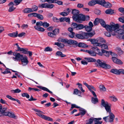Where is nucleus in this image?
<instances>
[{"label": "nucleus", "instance_id": "nucleus-1", "mask_svg": "<svg viewBox=\"0 0 124 124\" xmlns=\"http://www.w3.org/2000/svg\"><path fill=\"white\" fill-rule=\"evenodd\" d=\"M101 105L104 107L107 112L109 113V118L110 119L109 122H111L113 121L115 118V116L114 114L111 112V105L108 103L107 101H105L104 99L101 100Z\"/></svg>", "mask_w": 124, "mask_h": 124}, {"label": "nucleus", "instance_id": "nucleus-2", "mask_svg": "<svg viewBox=\"0 0 124 124\" xmlns=\"http://www.w3.org/2000/svg\"><path fill=\"white\" fill-rule=\"evenodd\" d=\"M90 17L88 16H85L82 14H78L77 16L73 17V20L77 23H81L82 21H87L89 20Z\"/></svg>", "mask_w": 124, "mask_h": 124}, {"label": "nucleus", "instance_id": "nucleus-3", "mask_svg": "<svg viewBox=\"0 0 124 124\" xmlns=\"http://www.w3.org/2000/svg\"><path fill=\"white\" fill-rule=\"evenodd\" d=\"M57 41L60 42L67 43L70 45H72V46L76 47L77 46V42L74 40L71 39L68 40L67 39H64L62 38H60L58 39Z\"/></svg>", "mask_w": 124, "mask_h": 124}, {"label": "nucleus", "instance_id": "nucleus-4", "mask_svg": "<svg viewBox=\"0 0 124 124\" xmlns=\"http://www.w3.org/2000/svg\"><path fill=\"white\" fill-rule=\"evenodd\" d=\"M110 25L106 24L104 27L108 31L111 32L113 31L115 32L119 28V26L118 24H115L114 23L111 22Z\"/></svg>", "mask_w": 124, "mask_h": 124}, {"label": "nucleus", "instance_id": "nucleus-5", "mask_svg": "<svg viewBox=\"0 0 124 124\" xmlns=\"http://www.w3.org/2000/svg\"><path fill=\"white\" fill-rule=\"evenodd\" d=\"M99 64V66L103 68L109 69L111 68V66L108 64H107L104 62L103 61H101L98 60L96 61Z\"/></svg>", "mask_w": 124, "mask_h": 124}, {"label": "nucleus", "instance_id": "nucleus-6", "mask_svg": "<svg viewBox=\"0 0 124 124\" xmlns=\"http://www.w3.org/2000/svg\"><path fill=\"white\" fill-rule=\"evenodd\" d=\"M110 72L116 75H119L120 74H124V70L121 69L117 70L116 69H112L111 70Z\"/></svg>", "mask_w": 124, "mask_h": 124}, {"label": "nucleus", "instance_id": "nucleus-7", "mask_svg": "<svg viewBox=\"0 0 124 124\" xmlns=\"http://www.w3.org/2000/svg\"><path fill=\"white\" fill-rule=\"evenodd\" d=\"M13 55L15 56V57H13V59L17 61L20 60L23 56V55L17 52H13Z\"/></svg>", "mask_w": 124, "mask_h": 124}, {"label": "nucleus", "instance_id": "nucleus-8", "mask_svg": "<svg viewBox=\"0 0 124 124\" xmlns=\"http://www.w3.org/2000/svg\"><path fill=\"white\" fill-rule=\"evenodd\" d=\"M20 60L23 65H26L29 62L27 57L26 56H25L24 57L23 56Z\"/></svg>", "mask_w": 124, "mask_h": 124}, {"label": "nucleus", "instance_id": "nucleus-9", "mask_svg": "<svg viewBox=\"0 0 124 124\" xmlns=\"http://www.w3.org/2000/svg\"><path fill=\"white\" fill-rule=\"evenodd\" d=\"M87 88L92 93L93 96L94 97H96V95L95 93L92 90H93L94 91H96V89L93 86V85H89Z\"/></svg>", "mask_w": 124, "mask_h": 124}, {"label": "nucleus", "instance_id": "nucleus-10", "mask_svg": "<svg viewBox=\"0 0 124 124\" xmlns=\"http://www.w3.org/2000/svg\"><path fill=\"white\" fill-rule=\"evenodd\" d=\"M32 109L33 110L37 112L36 113V114H37L38 116L41 117L42 118H43L44 115H43L42 114H44V113L38 109L35 108H33Z\"/></svg>", "mask_w": 124, "mask_h": 124}, {"label": "nucleus", "instance_id": "nucleus-11", "mask_svg": "<svg viewBox=\"0 0 124 124\" xmlns=\"http://www.w3.org/2000/svg\"><path fill=\"white\" fill-rule=\"evenodd\" d=\"M75 36L79 39H83L85 38V32H82L80 34H76L75 35Z\"/></svg>", "mask_w": 124, "mask_h": 124}, {"label": "nucleus", "instance_id": "nucleus-12", "mask_svg": "<svg viewBox=\"0 0 124 124\" xmlns=\"http://www.w3.org/2000/svg\"><path fill=\"white\" fill-rule=\"evenodd\" d=\"M119 28L116 30V31L114 32L115 33H112L111 34L113 36L116 35V34L115 33H116L120 34H124V30L122 29H119Z\"/></svg>", "mask_w": 124, "mask_h": 124}, {"label": "nucleus", "instance_id": "nucleus-13", "mask_svg": "<svg viewBox=\"0 0 124 124\" xmlns=\"http://www.w3.org/2000/svg\"><path fill=\"white\" fill-rule=\"evenodd\" d=\"M88 40L90 41L91 43L93 44L96 45V46H98V44H100V43L98 42L97 38L96 39H90Z\"/></svg>", "mask_w": 124, "mask_h": 124}, {"label": "nucleus", "instance_id": "nucleus-14", "mask_svg": "<svg viewBox=\"0 0 124 124\" xmlns=\"http://www.w3.org/2000/svg\"><path fill=\"white\" fill-rule=\"evenodd\" d=\"M112 59L114 62L115 63L119 64H122L123 63L120 60L117 59L116 57H113Z\"/></svg>", "mask_w": 124, "mask_h": 124}, {"label": "nucleus", "instance_id": "nucleus-15", "mask_svg": "<svg viewBox=\"0 0 124 124\" xmlns=\"http://www.w3.org/2000/svg\"><path fill=\"white\" fill-rule=\"evenodd\" d=\"M95 34V33L94 31H93L92 32H85V38H86L88 37H92Z\"/></svg>", "mask_w": 124, "mask_h": 124}, {"label": "nucleus", "instance_id": "nucleus-16", "mask_svg": "<svg viewBox=\"0 0 124 124\" xmlns=\"http://www.w3.org/2000/svg\"><path fill=\"white\" fill-rule=\"evenodd\" d=\"M3 115L5 116H8L9 117L11 118H15L16 117L15 115L13 113L9 112H7L5 113V114H3Z\"/></svg>", "mask_w": 124, "mask_h": 124}, {"label": "nucleus", "instance_id": "nucleus-17", "mask_svg": "<svg viewBox=\"0 0 124 124\" xmlns=\"http://www.w3.org/2000/svg\"><path fill=\"white\" fill-rule=\"evenodd\" d=\"M115 11L114 10L109 8L106 10L105 11V13L107 14L112 15L116 13Z\"/></svg>", "mask_w": 124, "mask_h": 124}, {"label": "nucleus", "instance_id": "nucleus-18", "mask_svg": "<svg viewBox=\"0 0 124 124\" xmlns=\"http://www.w3.org/2000/svg\"><path fill=\"white\" fill-rule=\"evenodd\" d=\"M84 59L88 62H93L96 61L95 59L91 57H85Z\"/></svg>", "mask_w": 124, "mask_h": 124}, {"label": "nucleus", "instance_id": "nucleus-19", "mask_svg": "<svg viewBox=\"0 0 124 124\" xmlns=\"http://www.w3.org/2000/svg\"><path fill=\"white\" fill-rule=\"evenodd\" d=\"M98 46H100L102 49H108V46L105 44H102L101 43L98 44Z\"/></svg>", "mask_w": 124, "mask_h": 124}, {"label": "nucleus", "instance_id": "nucleus-20", "mask_svg": "<svg viewBox=\"0 0 124 124\" xmlns=\"http://www.w3.org/2000/svg\"><path fill=\"white\" fill-rule=\"evenodd\" d=\"M79 11L76 9H73L72 10V13L73 15L72 16V18L73 19V17L74 16H77L78 15L79 13Z\"/></svg>", "mask_w": 124, "mask_h": 124}, {"label": "nucleus", "instance_id": "nucleus-21", "mask_svg": "<svg viewBox=\"0 0 124 124\" xmlns=\"http://www.w3.org/2000/svg\"><path fill=\"white\" fill-rule=\"evenodd\" d=\"M18 34V32L17 31L15 32L9 33L8 34V35L11 37L15 38L17 36Z\"/></svg>", "mask_w": 124, "mask_h": 124}, {"label": "nucleus", "instance_id": "nucleus-22", "mask_svg": "<svg viewBox=\"0 0 124 124\" xmlns=\"http://www.w3.org/2000/svg\"><path fill=\"white\" fill-rule=\"evenodd\" d=\"M112 6V5L111 3L108 2H106L105 1L103 6L106 8H110Z\"/></svg>", "mask_w": 124, "mask_h": 124}, {"label": "nucleus", "instance_id": "nucleus-23", "mask_svg": "<svg viewBox=\"0 0 124 124\" xmlns=\"http://www.w3.org/2000/svg\"><path fill=\"white\" fill-rule=\"evenodd\" d=\"M86 52L88 53L90 55L93 56H96V54L94 51L92 50H86L85 51Z\"/></svg>", "mask_w": 124, "mask_h": 124}, {"label": "nucleus", "instance_id": "nucleus-24", "mask_svg": "<svg viewBox=\"0 0 124 124\" xmlns=\"http://www.w3.org/2000/svg\"><path fill=\"white\" fill-rule=\"evenodd\" d=\"M78 46L79 47H82L83 48L87 47H88V46L86 44L84 43L81 42L79 43L78 44V43L77 46L76 47Z\"/></svg>", "mask_w": 124, "mask_h": 124}, {"label": "nucleus", "instance_id": "nucleus-25", "mask_svg": "<svg viewBox=\"0 0 124 124\" xmlns=\"http://www.w3.org/2000/svg\"><path fill=\"white\" fill-rule=\"evenodd\" d=\"M24 13H28L32 12V9L31 8H27L25 9L23 11Z\"/></svg>", "mask_w": 124, "mask_h": 124}, {"label": "nucleus", "instance_id": "nucleus-26", "mask_svg": "<svg viewBox=\"0 0 124 124\" xmlns=\"http://www.w3.org/2000/svg\"><path fill=\"white\" fill-rule=\"evenodd\" d=\"M97 4L96 0H93L90 1L88 3V5L90 6H92Z\"/></svg>", "mask_w": 124, "mask_h": 124}, {"label": "nucleus", "instance_id": "nucleus-27", "mask_svg": "<svg viewBox=\"0 0 124 124\" xmlns=\"http://www.w3.org/2000/svg\"><path fill=\"white\" fill-rule=\"evenodd\" d=\"M34 28L36 30L39 31L43 32L45 31V29L44 28L41 27H38V26H35L34 27Z\"/></svg>", "mask_w": 124, "mask_h": 124}, {"label": "nucleus", "instance_id": "nucleus-28", "mask_svg": "<svg viewBox=\"0 0 124 124\" xmlns=\"http://www.w3.org/2000/svg\"><path fill=\"white\" fill-rule=\"evenodd\" d=\"M105 1L104 0H96L97 4H98L103 6Z\"/></svg>", "mask_w": 124, "mask_h": 124}, {"label": "nucleus", "instance_id": "nucleus-29", "mask_svg": "<svg viewBox=\"0 0 124 124\" xmlns=\"http://www.w3.org/2000/svg\"><path fill=\"white\" fill-rule=\"evenodd\" d=\"M48 3H42L41 4H39V7L41 8H47Z\"/></svg>", "mask_w": 124, "mask_h": 124}, {"label": "nucleus", "instance_id": "nucleus-30", "mask_svg": "<svg viewBox=\"0 0 124 124\" xmlns=\"http://www.w3.org/2000/svg\"><path fill=\"white\" fill-rule=\"evenodd\" d=\"M97 118H93L92 117V120L94 121V123L93 124H101L102 122H100Z\"/></svg>", "mask_w": 124, "mask_h": 124}, {"label": "nucleus", "instance_id": "nucleus-31", "mask_svg": "<svg viewBox=\"0 0 124 124\" xmlns=\"http://www.w3.org/2000/svg\"><path fill=\"white\" fill-rule=\"evenodd\" d=\"M54 45L57 46L61 48H63L64 46V44L59 42H55V43Z\"/></svg>", "mask_w": 124, "mask_h": 124}, {"label": "nucleus", "instance_id": "nucleus-32", "mask_svg": "<svg viewBox=\"0 0 124 124\" xmlns=\"http://www.w3.org/2000/svg\"><path fill=\"white\" fill-rule=\"evenodd\" d=\"M98 42H101L102 43H106L105 40L102 37H99L97 38Z\"/></svg>", "mask_w": 124, "mask_h": 124}, {"label": "nucleus", "instance_id": "nucleus-33", "mask_svg": "<svg viewBox=\"0 0 124 124\" xmlns=\"http://www.w3.org/2000/svg\"><path fill=\"white\" fill-rule=\"evenodd\" d=\"M42 118L46 120L50 121H52L53 120V119L52 118L44 115Z\"/></svg>", "mask_w": 124, "mask_h": 124}, {"label": "nucleus", "instance_id": "nucleus-34", "mask_svg": "<svg viewBox=\"0 0 124 124\" xmlns=\"http://www.w3.org/2000/svg\"><path fill=\"white\" fill-rule=\"evenodd\" d=\"M99 88L101 91H106V89L105 88L104 85H100Z\"/></svg>", "mask_w": 124, "mask_h": 124}, {"label": "nucleus", "instance_id": "nucleus-35", "mask_svg": "<svg viewBox=\"0 0 124 124\" xmlns=\"http://www.w3.org/2000/svg\"><path fill=\"white\" fill-rule=\"evenodd\" d=\"M103 52V55L106 57H108L110 54V51L108 52V51L104 50L102 51Z\"/></svg>", "mask_w": 124, "mask_h": 124}, {"label": "nucleus", "instance_id": "nucleus-36", "mask_svg": "<svg viewBox=\"0 0 124 124\" xmlns=\"http://www.w3.org/2000/svg\"><path fill=\"white\" fill-rule=\"evenodd\" d=\"M48 35L50 37L53 38H55L56 37V35L55 34L52 32H48Z\"/></svg>", "mask_w": 124, "mask_h": 124}, {"label": "nucleus", "instance_id": "nucleus-37", "mask_svg": "<svg viewBox=\"0 0 124 124\" xmlns=\"http://www.w3.org/2000/svg\"><path fill=\"white\" fill-rule=\"evenodd\" d=\"M99 22L101 24V25L103 27L106 25L105 22L102 19H99Z\"/></svg>", "mask_w": 124, "mask_h": 124}, {"label": "nucleus", "instance_id": "nucleus-38", "mask_svg": "<svg viewBox=\"0 0 124 124\" xmlns=\"http://www.w3.org/2000/svg\"><path fill=\"white\" fill-rule=\"evenodd\" d=\"M95 98H94L92 97V102L94 104H95L96 103L98 102V99L97 98V97Z\"/></svg>", "mask_w": 124, "mask_h": 124}, {"label": "nucleus", "instance_id": "nucleus-39", "mask_svg": "<svg viewBox=\"0 0 124 124\" xmlns=\"http://www.w3.org/2000/svg\"><path fill=\"white\" fill-rule=\"evenodd\" d=\"M28 49H27L22 48L20 50V51H22V52L23 53L25 54H28Z\"/></svg>", "mask_w": 124, "mask_h": 124}, {"label": "nucleus", "instance_id": "nucleus-40", "mask_svg": "<svg viewBox=\"0 0 124 124\" xmlns=\"http://www.w3.org/2000/svg\"><path fill=\"white\" fill-rule=\"evenodd\" d=\"M84 28L87 31L89 32L92 30V28L91 27H90L88 25L85 26Z\"/></svg>", "mask_w": 124, "mask_h": 124}, {"label": "nucleus", "instance_id": "nucleus-41", "mask_svg": "<svg viewBox=\"0 0 124 124\" xmlns=\"http://www.w3.org/2000/svg\"><path fill=\"white\" fill-rule=\"evenodd\" d=\"M28 90L29 91H40L39 89L36 88H31V87H29L28 88Z\"/></svg>", "mask_w": 124, "mask_h": 124}, {"label": "nucleus", "instance_id": "nucleus-42", "mask_svg": "<svg viewBox=\"0 0 124 124\" xmlns=\"http://www.w3.org/2000/svg\"><path fill=\"white\" fill-rule=\"evenodd\" d=\"M85 26L81 24H78L77 30H81L84 28Z\"/></svg>", "mask_w": 124, "mask_h": 124}, {"label": "nucleus", "instance_id": "nucleus-43", "mask_svg": "<svg viewBox=\"0 0 124 124\" xmlns=\"http://www.w3.org/2000/svg\"><path fill=\"white\" fill-rule=\"evenodd\" d=\"M80 113L81 115H84L86 112L85 110L82 108H81L80 109Z\"/></svg>", "mask_w": 124, "mask_h": 124}, {"label": "nucleus", "instance_id": "nucleus-44", "mask_svg": "<svg viewBox=\"0 0 124 124\" xmlns=\"http://www.w3.org/2000/svg\"><path fill=\"white\" fill-rule=\"evenodd\" d=\"M77 85H78V87L80 89L82 92H85V90L83 89L82 85L81 84L78 83H77Z\"/></svg>", "mask_w": 124, "mask_h": 124}, {"label": "nucleus", "instance_id": "nucleus-45", "mask_svg": "<svg viewBox=\"0 0 124 124\" xmlns=\"http://www.w3.org/2000/svg\"><path fill=\"white\" fill-rule=\"evenodd\" d=\"M53 32L56 35L58 34L59 33V30L58 29H55L53 31Z\"/></svg>", "mask_w": 124, "mask_h": 124}, {"label": "nucleus", "instance_id": "nucleus-46", "mask_svg": "<svg viewBox=\"0 0 124 124\" xmlns=\"http://www.w3.org/2000/svg\"><path fill=\"white\" fill-rule=\"evenodd\" d=\"M49 26V23H47L46 22H45L43 23V26L45 28H47Z\"/></svg>", "mask_w": 124, "mask_h": 124}, {"label": "nucleus", "instance_id": "nucleus-47", "mask_svg": "<svg viewBox=\"0 0 124 124\" xmlns=\"http://www.w3.org/2000/svg\"><path fill=\"white\" fill-rule=\"evenodd\" d=\"M42 90H43L49 93H50V94H52V92L50 91L48 88L46 87H42Z\"/></svg>", "mask_w": 124, "mask_h": 124}, {"label": "nucleus", "instance_id": "nucleus-48", "mask_svg": "<svg viewBox=\"0 0 124 124\" xmlns=\"http://www.w3.org/2000/svg\"><path fill=\"white\" fill-rule=\"evenodd\" d=\"M21 91V90L18 89H17L15 90H11L12 92H14V93H18Z\"/></svg>", "mask_w": 124, "mask_h": 124}, {"label": "nucleus", "instance_id": "nucleus-49", "mask_svg": "<svg viewBox=\"0 0 124 124\" xmlns=\"http://www.w3.org/2000/svg\"><path fill=\"white\" fill-rule=\"evenodd\" d=\"M38 7L36 5L33 6L31 8L32 12L36 11L38 10Z\"/></svg>", "mask_w": 124, "mask_h": 124}, {"label": "nucleus", "instance_id": "nucleus-50", "mask_svg": "<svg viewBox=\"0 0 124 124\" xmlns=\"http://www.w3.org/2000/svg\"><path fill=\"white\" fill-rule=\"evenodd\" d=\"M78 24L76 23H73L71 26L72 27L73 29H77Z\"/></svg>", "mask_w": 124, "mask_h": 124}, {"label": "nucleus", "instance_id": "nucleus-51", "mask_svg": "<svg viewBox=\"0 0 124 124\" xmlns=\"http://www.w3.org/2000/svg\"><path fill=\"white\" fill-rule=\"evenodd\" d=\"M43 23L42 21L38 22L36 23V26L40 27V26H43Z\"/></svg>", "mask_w": 124, "mask_h": 124}, {"label": "nucleus", "instance_id": "nucleus-52", "mask_svg": "<svg viewBox=\"0 0 124 124\" xmlns=\"http://www.w3.org/2000/svg\"><path fill=\"white\" fill-rule=\"evenodd\" d=\"M22 95L23 97H26L27 98H29L30 97L29 95L26 93H24L22 94Z\"/></svg>", "mask_w": 124, "mask_h": 124}, {"label": "nucleus", "instance_id": "nucleus-53", "mask_svg": "<svg viewBox=\"0 0 124 124\" xmlns=\"http://www.w3.org/2000/svg\"><path fill=\"white\" fill-rule=\"evenodd\" d=\"M52 51V48L48 46L46 47L45 50L44 51H49L51 52Z\"/></svg>", "mask_w": 124, "mask_h": 124}, {"label": "nucleus", "instance_id": "nucleus-54", "mask_svg": "<svg viewBox=\"0 0 124 124\" xmlns=\"http://www.w3.org/2000/svg\"><path fill=\"white\" fill-rule=\"evenodd\" d=\"M99 22V19L98 18H96L93 22L94 25L95 26L96 25L98 24Z\"/></svg>", "mask_w": 124, "mask_h": 124}, {"label": "nucleus", "instance_id": "nucleus-55", "mask_svg": "<svg viewBox=\"0 0 124 124\" xmlns=\"http://www.w3.org/2000/svg\"><path fill=\"white\" fill-rule=\"evenodd\" d=\"M7 108H2L0 110V111L1 113L3 114H5V113L6 112H5V111L6 110Z\"/></svg>", "mask_w": 124, "mask_h": 124}, {"label": "nucleus", "instance_id": "nucleus-56", "mask_svg": "<svg viewBox=\"0 0 124 124\" xmlns=\"http://www.w3.org/2000/svg\"><path fill=\"white\" fill-rule=\"evenodd\" d=\"M6 70L5 71L3 72H1L3 74H5L8 73H11L10 71L8 70L9 69L7 68H6Z\"/></svg>", "mask_w": 124, "mask_h": 124}, {"label": "nucleus", "instance_id": "nucleus-57", "mask_svg": "<svg viewBox=\"0 0 124 124\" xmlns=\"http://www.w3.org/2000/svg\"><path fill=\"white\" fill-rule=\"evenodd\" d=\"M79 92H80V91L78 90V89H74L73 94H78Z\"/></svg>", "mask_w": 124, "mask_h": 124}, {"label": "nucleus", "instance_id": "nucleus-58", "mask_svg": "<svg viewBox=\"0 0 124 124\" xmlns=\"http://www.w3.org/2000/svg\"><path fill=\"white\" fill-rule=\"evenodd\" d=\"M55 3H57L59 5H62L63 4V2L61 1L57 0H55Z\"/></svg>", "mask_w": 124, "mask_h": 124}, {"label": "nucleus", "instance_id": "nucleus-59", "mask_svg": "<svg viewBox=\"0 0 124 124\" xmlns=\"http://www.w3.org/2000/svg\"><path fill=\"white\" fill-rule=\"evenodd\" d=\"M54 7V5L53 4H49L48 3L47 8L51 9Z\"/></svg>", "mask_w": 124, "mask_h": 124}, {"label": "nucleus", "instance_id": "nucleus-60", "mask_svg": "<svg viewBox=\"0 0 124 124\" xmlns=\"http://www.w3.org/2000/svg\"><path fill=\"white\" fill-rule=\"evenodd\" d=\"M15 9L16 8L14 7L13 6L10 7L9 8L8 11L10 12H12L14 11Z\"/></svg>", "mask_w": 124, "mask_h": 124}, {"label": "nucleus", "instance_id": "nucleus-61", "mask_svg": "<svg viewBox=\"0 0 124 124\" xmlns=\"http://www.w3.org/2000/svg\"><path fill=\"white\" fill-rule=\"evenodd\" d=\"M53 21L55 23H58L59 22V20L56 17H53Z\"/></svg>", "mask_w": 124, "mask_h": 124}, {"label": "nucleus", "instance_id": "nucleus-62", "mask_svg": "<svg viewBox=\"0 0 124 124\" xmlns=\"http://www.w3.org/2000/svg\"><path fill=\"white\" fill-rule=\"evenodd\" d=\"M119 21L123 23H124V18L123 17H119L118 18Z\"/></svg>", "mask_w": 124, "mask_h": 124}, {"label": "nucleus", "instance_id": "nucleus-63", "mask_svg": "<svg viewBox=\"0 0 124 124\" xmlns=\"http://www.w3.org/2000/svg\"><path fill=\"white\" fill-rule=\"evenodd\" d=\"M28 27V25L27 24H23L21 26V28L22 29H24L25 28H27Z\"/></svg>", "mask_w": 124, "mask_h": 124}, {"label": "nucleus", "instance_id": "nucleus-64", "mask_svg": "<svg viewBox=\"0 0 124 124\" xmlns=\"http://www.w3.org/2000/svg\"><path fill=\"white\" fill-rule=\"evenodd\" d=\"M93 123V120H92V117L90 118L89 120V122L86 124H92Z\"/></svg>", "mask_w": 124, "mask_h": 124}]
</instances>
